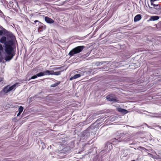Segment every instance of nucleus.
<instances>
[{
    "label": "nucleus",
    "instance_id": "4468645a",
    "mask_svg": "<svg viewBox=\"0 0 161 161\" xmlns=\"http://www.w3.org/2000/svg\"><path fill=\"white\" fill-rule=\"evenodd\" d=\"M13 44V41L11 40H9L6 41L4 45H5V46L6 45H11V46H12Z\"/></svg>",
    "mask_w": 161,
    "mask_h": 161
},
{
    "label": "nucleus",
    "instance_id": "4be33fe9",
    "mask_svg": "<svg viewBox=\"0 0 161 161\" xmlns=\"http://www.w3.org/2000/svg\"><path fill=\"white\" fill-rule=\"evenodd\" d=\"M54 71L53 70H51V71H50V73H51V74H50V75H54Z\"/></svg>",
    "mask_w": 161,
    "mask_h": 161
},
{
    "label": "nucleus",
    "instance_id": "9d476101",
    "mask_svg": "<svg viewBox=\"0 0 161 161\" xmlns=\"http://www.w3.org/2000/svg\"><path fill=\"white\" fill-rule=\"evenodd\" d=\"M159 19V17L158 16H151L149 19L150 21H155L158 20Z\"/></svg>",
    "mask_w": 161,
    "mask_h": 161
},
{
    "label": "nucleus",
    "instance_id": "9b49d317",
    "mask_svg": "<svg viewBox=\"0 0 161 161\" xmlns=\"http://www.w3.org/2000/svg\"><path fill=\"white\" fill-rule=\"evenodd\" d=\"M117 110L118 112H119L122 113H124L125 114H126L128 112L127 110H126V109H122L121 108H117Z\"/></svg>",
    "mask_w": 161,
    "mask_h": 161
},
{
    "label": "nucleus",
    "instance_id": "39448f33",
    "mask_svg": "<svg viewBox=\"0 0 161 161\" xmlns=\"http://www.w3.org/2000/svg\"><path fill=\"white\" fill-rule=\"evenodd\" d=\"M15 55L14 53L8 55L6 56L5 58V59L6 61H9L11 60Z\"/></svg>",
    "mask_w": 161,
    "mask_h": 161
},
{
    "label": "nucleus",
    "instance_id": "f03ea898",
    "mask_svg": "<svg viewBox=\"0 0 161 161\" xmlns=\"http://www.w3.org/2000/svg\"><path fill=\"white\" fill-rule=\"evenodd\" d=\"M106 99L110 102H118L119 100L117 99L115 95L114 94L108 95L106 97Z\"/></svg>",
    "mask_w": 161,
    "mask_h": 161
},
{
    "label": "nucleus",
    "instance_id": "cd10ccee",
    "mask_svg": "<svg viewBox=\"0 0 161 161\" xmlns=\"http://www.w3.org/2000/svg\"><path fill=\"white\" fill-rule=\"evenodd\" d=\"M3 78H2L1 77H0V83L1 82H2L3 80Z\"/></svg>",
    "mask_w": 161,
    "mask_h": 161
},
{
    "label": "nucleus",
    "instance_id": "dca6fc26",
    "mask_svg": "<svg viewBox=\"0 0 161 161\" xmlns=\"http://www.w3.org/2000/svg\"><path fill=\"white\" fill-rule=\"evenodd\" d=\"M60 83V81H58V82L56 83H54V84H53L51 85V87H56L57 86H58L59 84Z\"/></svg>",
    "mask_w": 161,
    "mask_h": 161
},
{
    "label": "nucleus",
    "instance_id": "1a4fd4ad",
    "mask_svg": "<svg viewBox=\"0 0 161 161\" xmlns=\"http://www.w3.org/2000/svg\"><path fill=\"white\" fill-rule=\"evenodd\" d=\"M142 19V16L140 14L136 15L134 17V21L135 22H136Z\"/></svg>",
    "mask_w": 161,
    "mask_h": 161
},
{
    "label": "nucleus",
    "instance_id": "f8f14e48",
    "mask_svg": "<svg viewBox=\"0 0 161 161\" xmlns=\"http://www.w3.org/2000/svg\"><path fill=\"white\" fill-rule=\"evenodd\" d=\"M7 41V38L6 36H2L0 39V42L2 43H4L5 44Z\"/></svg>",
    "mask_w": 161,
    "mask_h": 161
},
{
    "label": "nucleus",
    "instance_id": "7ed1b4c3",
    "mask_svg": "<svg viewBox=\"0 0 161 161\" xmlns=\"http://www.w3.org/2000/svg\"><path fill=\"white\" fill-rule=\"evenodd\" d=\"M5 50L6 53L8 55H10L12 53L13 51V48L11 45H6L5 46Z\"/></svg>",
    "mask_w": 161,
    "mask_h": 161
},
{
    "label": "nucleus",
    "instance_id": "6ab92c4d",
    "mask_svg": "<svg viewBox=\"0 0 161 161\" xmlns=\"http://www.w3.org/2000/svg\"><path fill=\"white\" fill-rule=\"evenodd\" d=\"M24 109L23 107L22 106H20L18 109L19 112L22 113Z\"/></svg>",
    "mask_w": 161,
    "mask_h": 161
},
{
    "label": "nucleus",
    "instance_id": "6e6552de",
    "mask_svg": "<svg viewBox=\"0 0 161 161\" xmlns=\"http://www.w3.org/2000/svg\"><path fill=\"white\" fill-rule=\"evenodd\" d=\"M10 92L9 88V85L4 87L3 90L1 92H3L5 93H6Z\"/></svg>",
    "mask_w": 161,
    "mask_h": 161
},
{
    "label": "nucleus",
    "instance_id": "f257e3e1",
    "mask_svg": "<svg viewBox=\"0 0 161 161\" xmlns=\"http://www.w3.org/2000/svg\"><path fill=\"white\" fill-rule=\"evenodd\" d=\"M85 47L84 46H78L73 48L69 53L68 54L70 56H72L74 54L78 53L81 52Z\"/></svg>",
    "mask_w": 161,
    "mask_h": 161
},
{
    "label": "nucleus",
    "instance_id": "bb28decb",
    "mask_svg": "<svg viewBox=\"0 0 161 161\" xmlns=\"http://www.w3.org/2000/svg\"><path fill=\"white\" fill-rule=\"evenodd\" d=\"M73 79H75L74 78V76H73L72 77H71L70 78V80H71Z\"/></svg>",
    "mask_w": 161,
    "mask_h": 161
},
{
    "label": "nucleus",
    "instance_id": "5701e85b",
    "mask_svg": "<svg viewBox=\"0 0 161 161\" xmlns=\"http://www.w3.org/2000/svg\"><path fill=\"white\" fill-rule=\"evenodd\" d=\"M3 48L2 47V45L0 44V51L3 50Z\"/></svg>",
    "mask_w": 161,
    "mask_h": 161
},
{
    "label": "nucleus",
    "instance_id": "c756f323",
    "mask_svg": "<svg viewBox=\"0 0 161 161\" xmlns=\"http://www.w3.org/2000/svg\"><path fill=\"white\" fill-rule=\"evenodd\" d=\"M39 22V21L36 20H35V21H34V22H35V23H36V22Z\"/></svg>",
    "mask_w": 161,
    "mask_h": 161
},
{
    "label": "nucleus",
    "instance_id": "473e14b6",
    "mask_svg": "<svg viewBox=\"0 0 161 161\" xmlns=\"http://www.w3.org/2000/svg\"><path fill=\"white\" fill-rule=\"evenodd\" d=\"M131 161H135V160H131Z\"/></svg>",
    "mask_w": 161,
    "mask_h": 161
},
{
    "label": "nucleus",
    "instance_id": "ddd939ff",
    "mask_svg": "<svg viewBox=\"0 0 161 161\" xmlns=\"http://www.w3.org/2000/svg\"><path fill=\"white\" fill-rule=\"evenodd\" d=\"M84 72H85L81 71L80 73L75 75L74 76L75 79H76L77 78H78L80 77L81 76H83L84 75Z\"/></svg>",
    "mask_w": 161,
    "mask_h": 161
},
{
    "label": "nucleus",
    "instance_id": "20e7f679",
    "mask_svg": "<svg viewBox=\"0 0 161 161\" xmlns=\"http://www.w3.org/2000/svg\"><path fill=\"white\" fill-rule=\"evenodd\" d=\"M38 30L40 32L43 31L46 28V26L41 22H39L38 24Z\"/></svg>",
    "mask_w": 161,
    "mask_h": 161
},
{
    "label": "nucleus",
    "instance_id": "a211bd4d",
    "mask_svg": "<svg viewBox=\"0 0 161 161\" xmlns=\"http://www.w3.org/2000/svg\"><path fill=\"white\" fill-rule=\"evenodd\" d=\"M37 77H40L44 75L43 72H41L36 74Z\"/></svg>",
    "mask_w": 161,
    "mask_h": 161
},
{
    "label": "nucleus",
    "instance_id": "2eb2a0df",
    "mask_svg": "<svg viewBox=\"0 0 161 161\" xmlns=\"http://www.w3.org/2000/svg\"><path fill=\"white\" fill-rule=\"evenodd\" d=\"M64 71V70H61V71H59L55 72L53 73L54 74L53 75H61V72L63 71Z\"/></svg>",
    "mask_w": 161,
    "mask_h": 161
},
{
    "label": "nucleus",
    "instance_id": "0eeeda50",
    "mask_svg": "<svg viewBox=\"0 0 161 161\" xmlns=\"http://www.w3.org/2000/svg\"><path fill=\"white\" fill-rule=\"evenodd\" d=\"M45 20L47 23L49 24H52L54 22L52 19L47 16L45 17Z\"/></svg>",
    "mask_w": 161,
    "mask_h": 161
},
{
    "label": "nucleus",
    "instance_id": "f3484780",
    "mask_svg": "<svg viewBox=\"0 0 161 161\" xmlns=\"http://www.w3.org/2000/svg\"><path fill=\"white\" fill-rule=\"evenodd\" d=\"M44 75H49L50 74H51L50 73V71L48 70H46L45 71L43 72Z\"/></svg>",
    "mask_w": 161,
    "mask_h": 161
},
{
    "label": "nucleus",
    "instance_id": "aec40b11",
    "mask_svg": "<svg viewBox=\"0 0 161 161\" xmlns=\"http://www.w3.org/2000/svg\"><path fill=\"white\" fill-rule=\"evenodd\" d=\"M37 77V75H34L33 76H32L31 78H30L29 79V80H30L31 79H35Z\"/></svg>",
    "mask_w": 161,
    "mask_h": 161
},
{
    "label": "nucleus",
    "instance_id": "393cba45",
    "mask_svg": "<svg viewBox=\"0 0 161 161\" xmlns=\"http://www.w3.org/2000/svg\"><path fill=\"white\" fill-rule=\"evenodd\" d=\"M151 2V5L153 6L154 7L156 6V5L155 4H154L153 3V2Z\"/></svg>",
    "mask_w": 161,
    "mask_h": 161
},
{
    "label": "nucleus",
    "instance_id": "2f4dec72",
    "mask_svg": "<svg viewBox=\"0 0 161 161\" xmlns=\"http://www.w3.org/2000/svg\"><path fill=\"white\" fill-rule=\"evenodd\" d=\"M122 141V140H121V141H120V140H118V141L119 142H121Z\"/></svg>",
    "mask_w": 161,
    "mask_h": 161
},
{
    "label": "nucleus",
    "instance_id": "423d86ee",
    "mask_svg": "<svg viewBox=\"0 0 161 161\" xmlns=\"http://www.w3.org/2000/svg\"><path fill=\"white\" fill-rule=\"evenodd\" d=\"M19 85V83H16L14 84L11 86H9V88L10 91L13 90L14 91L16 89V88L18 87Z\"/></svg>",
    "mask_w": 161,
    "mask_h": 161
},
{
    "label": "nucleus",
    "instance_id": "b1692460",
    "mask_svg": "<svg viewBox=\"0 0 161 161\" xmlns=\"http://www.w3.org/2000/svg\"><path fill=\"white\" fill-rule=\"evenodd\" d=\"M3 30H0V36H1L3 35Z\"/></svg>",
    "mask_w": 161,
    "mask_h": 161
},
{
    "label": "nucleus",
    "instance_id": "7c9ffc66",
    "mask_svg": "<svg viewBox=\"0 0 161 161\" xmlns=\"http://www.w3.org/2000/svg\"><path fill=\"white\" fill-rule=\"evenodd\" d=\"M159 127L161 130V126H159Z\"/></svg>",
    "mask_w": 161,
    "mask_h": 161
},
{
    "label": "nucleus",
    "instance_id": "c85d7f7f",
    "mask_svg": "<svg viewBox=\"0 0 161 161\" xmlns=\"http://www.w3.org/2000/svg\"><path fill=\"white\" fill-rule=\"evenodd\" d=\"M21 113L19 112V113L17 114V116H19L20 115V114H21Z\"/></svg>",
    "mask_w": 161,
    "mask_h": 161
},
{
    "label": "nucleus",
    "instance_id": "a878e982",
    "mask_svg": "<svg viewBox=\"0 0 161 161\" xmlns=\"http://www.w3.org/2000/svg\"><path fill=\"white\" fill-rule=\"evenodd\" d=\"M151 2V5L153 6L154 7L156 6V5L155 4H154L153 3V2Z\"/></svg>",
    "mask_w": 161,
    "mask_h": 161
},
{
    "label": "nucleus",
    "instance_id": "412c9836",
    "mask_svg": "<svg viewBox=\"0 0 161 161\" xmlns=\"http://www.w3.org/2000/svg\"><path fill=\"white\" fill-rule=\"evenodd\" d=\"M61 67H54L53 68V70H56L60 69Z\"/></svg>",
    "mask_w": 161,
    "mask_h": 161
}]
</instances>
